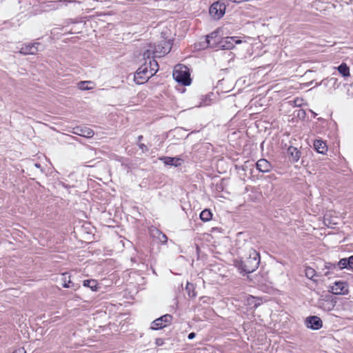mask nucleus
I'll list each match as a JSON object with an SVG mask.
<instances>
[{
    "label": "nucleus",
    "mask_w": 353,
    "mask_h": 353,
    "mask_svg": "<svg viewBox=\"0 0 353 353\" xmlns=\"http://www.w3.org/2000/svg\"><path fill=\"white\" fill-rule=\"evenodd\" d=\"M336 301L331 299H323L319 301V306L325 311H331L334 309Z\"/></svg>",
    "instance_id": "obj_11"
},
{
    "label": "nucleus",
    "mask_w": 353,
    "mask_h": 353,
    "mask_svg": "<svg viewBox=\"0 0 353 353\" xmlns=\"http://www.w3.org/2000/svg\"><path fill=\"white\" fill-rule=\"evenodd\" d=\"M61 1L64 3H78L79 1L76 0H61Z\"/></svg>",
    "instance_id": "obj_32"
},
{
    "label": "nucleus",
    "mask_w": 353,
    "mask_h": 353,
    "mask_svg": "<svg viewBox=\"0 0 353 353\" xmlns=\"http://www.w3.org/2000/svg\"><path fill=\"white\" fill-rule=\"evenodd\" d=\"M143 139V136L142 135H140L138 137V141H140L141 140H142Z\"/></svg>",
    "instance_id": "obj_35"
},
{
    "label": "nucleus",
    "mask_w": 353,
    "mask_h": 353,
    "mask_svg": "<svg viewBox=\"0 0 353 353\" xmlns=\"http://www.w3.org/2000/svg\"><path fill=\"white\" fill-rule=\"evenodd\" d=\"M225 9L226 6L224 3L216 1L212 4L209 12L214 19H219L224 15Z\"/></svg>",
    "instance_id": "obj_4"
},
{
    "label": "nucleus",
    "mask_w": 353,
    "mask_h": 353,
    "mask_svg": "<svg viewBox=\"0 0 353 353\" xmlns=\"http://www.w3.org/2000/svg\"><path fill=\"white\" fill-rule=\"evenodd\" d=\"M161 160L163 161V163L166 165H175V166L177 165L176 162L179 161L178 159L173 158V157H164L163 158H161Z\"/></svg>",
    "instance_id": "obj_22"
},
{
    "label": "nucleus",
    "mask_w": 353,
    "mask_h": 353,
    "mask_svg": "<svg viewBox=\"0 0 353 353\" xmlns=\"http://www.w3.org/2000/svg\"><path fill=\"white\" fill-rule=\"evenodd\" d=\"M260 263L259 252L252 248L248 249L245 255L239 260L235 261V265L241 273H252L255 271Z\"/></svg>",
    "instance_id": "obj_1"
},
{
    "label": "nucleus",
    "mask_w": 353,
    "mask_h": 353,
    "mask_svg": "<svg viewBox=\"0 0 353 353\" xmlns=\"http://www.w3.org/2000/svg\"><path fill=\"white\" fill-rule=\"evenodd\" d=\"M337 265L339 266V268L340 269H343V268H348V266H347V259H341Z\"/></svg>",
    "instance_id": "obj_26"
},
{
    "label": "nucleus",
    "mask_w": 353,
    "mask_h": 353,
    "mask_svg": "<svg viewBox=\"0 0 353 353\" xmlns=\"http://www.w3.org/2000/svg\"><path fill=\"white\" fill-rule=\"evenodd\" d=\"M172 48V43L170 41L162 40L152 52L156 57H161L168 54Z\"/></svg>",
    "instance_id": "obj_3"
},
{
    "label": "nucleus",
    "mask_w": 353,
    "mask_h": 353,
    "mask_svg": "<svg viewBox=\"0 0 353 353\" xmlns=\"http://www.w3.org/2000/svg\"><path fill=\"white\" fill-rule=\"evenodd\" d=\"M38 45H39V43L25 44L21 48L19 53L23 55L35 54L38 52Z\"/></svg>",
    "instance_id": "obj_10"
},
{
    "label": "nucleus",
    "mask_w": 353,
    "mask_h": 353,
    "mask_svg": "<svg viewBox=\"0 0 353 353\" xmlns=\"http://www.w3.org/2000/svg\"><path fill=\"white\" fill-rule=\"evenodd\" d=\"M149 70L147 66L139 68L134 74V81L137 84H142L152 75L149 74Z\"/></svg>",
    "instance_id": "obj_5"
},
{
    "label": "nucleus",
    "mask_w": 353,
    "mask_h": 353,
    "mask_svg": "<svg viewBox=\"0 0 353 353\" xmlns=\"http://www.w3.org/2000/svg\"><path fill=\"white\" fill-rule=\"evenodd\" d=\"M314 147L316 152L320 154H325L327 150L325 143L321 140H315L314 141Z\"/></svg>",
    "instance_id": "obj_15"
},
{
    "label": "nucleus",
    "mask_w": 353,
    "mask_h": 353,
    "mask_svg": "<svg viewBox=\"0 0 353 353\" xmlns=\"http://www.w3.org/2000/svg\"><path fill=\"white\" fill-rule=\"evenodd\" d=\"M172 320V316L170 314H165L152 322V325L151 327L153 330H159L162 329L170 324Z\"/></svg>",
    "instance_id": "obj_6"
},
{
    "label": "nucleus",
    "mask_w": 353,
    "mask_h": 353,
    "mask_svg": "<svg viewBox=\"0 0 353 353\" xmlns=\"http://www.w3.org/2000/svg\"><path fill=\"white\" fill-rule=\"evenodd\" d=\"M345 4L350 3L353 0H342Z\"/></svg>",
    "instance_id": "obj_34"
},
{
    "label": "nucleus",
    "mask_w": 353,
    "mask_h": 353,
    "mask_svg": "<svg viewBox=\"0 0 353 353\" xmlns=\"http://www.w3.org/2000/svg\"><path fill=\"white\" fill-rule=\"evenodd\" d=\"M288 154L293 162H297L301 157V152L295 147L290 146L288 149Z\"/></svg>",
    "instance_id": "obj_13"
},
{
    "label": "nucleus",
    "mask_w": 353,
    "mask_h": 353,
    "mask_svg": "<svg viewBox=\"0 0 353 353\" xmlns=\"http://www.w3.org/2000/svg\"><path fill=\"white\" fill-rule=\"evenodd\" d=\"M61 280H62V282H63L62 285H63V288H73L74 290L77 289V288L74 285V284L71 282V281H70V276L69 275L68 273H67V272L63 273L62 274Z\"/></svg>",
    "instance_id": "obj_14"
},
{
    "label": "nucleus",
    "mask_w": 353,
    "mask_h": 353,
    "mask_svg": "<svg viewBox=\"0 0 353 353\" xmlns=\"http://www.w3.org/2000/svg\"><path fill=\"white\" fill-rule=\"evenodd\" d=\"M83 285L85 287L90 288L92 291H97L98 289L97 283L94 279L85 280Z\"/></svg>",
    "instance_id": "obj_20"
},
{
    "label": "nucleus",
    "mask_w": 353,
    "mask_h": 353,
    "mask_svg": "<svg viewBox=\"0 0 353 353\" xmlns=\"http://www.w3.org/2000/svg\"><path fill=\"white\" fill-rule=\"evenodd\" d=\"M35 166L37 167V168H39L40 167V165L38 164V163H35Z\"/></svg>",
    "instance_id": "obj_36"
},
{
    "label": "nucleus",
    "mask_w": 353,
    "mask_h": 353,
    "mask_svg": "<svg viewBox=\"0 0 353 353\" xmlns=\"http://www.w3.org/2000/svg\"><path fill=\"white\" fill-rule=\"evenodd\" d=\"M305 323L307 328L316 330H319L323 326L321 319L317 316H311L306 318Z\"/></svg>",
    "instance_id": "obj_8"
},
{
    "label": "nucleus",
    "mask_w": 353,
    "mask_h": 353,
    "mask_svg": "<svg viewBox=\"0 0 353 353\" xmlns=\"http://www.w3.org/2000/svg\"><path fill=\"white\" fill-rule=\"evenodd\" d=\"M338 71L344 77L350 76V68L345 63H341L338 67Z\"/></svg>",
    "instance_id": "obj_18"
},
{
    "label": "nucleus",
    "mask_w": 353,
    "mask_h": 353,
    "mask_svg": "<svg viewBox=\"0 0 353 353\" xmlns=\"http://www.w3.org/2000/svg\"><path fill=\"white\" fill-rule=\"evenodd\" d=\"M305 276L310 279L314 280V277L316 276V271L314 269L307 267L305 270Z\"/></svg>",
    "instance_id": "obj_23"
},
{
    "label": "nucleus",
    "mask_w": 353,
    "mask_h": 353,
    "mask_svg": "<svg viewBox=\"0 0 353 353\" xmlns=\"http://www.w3.org/2000/svg\"><path fill=\"white\" fill-rule=\"evenodd\" d=\"M139 147L143 152H147L148 150L147 146L143 143L139 144Z\"/></svg>",
    "instance_id": "obj_29"
},
{
    "label": "nucleus",
    "mask_w": 353,
    "mask_h": 353,
    "mask_svg": "<svg viewBox=\"0 0 353 353\" xmlns=\"http://www.w3.org/2000/svg\"><path fill=\"white\" fill-rule=\"evenodd\" d=\"M150 50H148L145 51V52L143 53V57H144L145 58V57L149 58V57H150Z\"/></svg>",
    "instance_id": "obj_33"
},
{
    "label": "nucleus",
    "mask_w": 353,
    "mask_h": 353,
    "mask_svg": "<svg viewBox=\"0 0 353 353\" xmlns=\"http://www.w3.org/2000/svg\"><path fill=\"white\" fill-rule=\"evenodd\" d=\"M92 83L91 81H80L78 83V88L81 90H88L91 89L90 87H88V85Z\"/></svg>",
    "instance_id": "obj_24"
},
{
    "label": "nucleus",
    "mask_w": 353,
    "mask_h": 353,
    "mask_svg": "<svg viewBox=\"0 0 353 353\" xmlns=\"http://www.w3.org/2000/svg\"><path fill=\"white\" fill-rule=\"evenodd\" d=\"M256 168L261 172H268L272 169L271 163L265 159H259L256 164Z\"/></svg>",
    "instance_id": "obj_12"
},
{
    "label": "nucleus",
    "mask_w": 353,
    "mask_h": 353,
    "mask_svg": "<svg viewBox=\"0 0 353 353\" xmlns=\"http://www.w3.org/2000/svg\"><path fill=\"white\" fill-rule=\"evenodd\" d=\"M325 268L327 270L324 272V275L327 276L330 273L329 270L335 269L336 268V265L334 263H326L325 265Z\"/></svg>",
    "instance_id": "obj_25"
},
{
    "label": "nucleus",
    "mask_w": 353,
    "mask_h": 353,
    "mask_svg": "<svg viewBox=\"0 0 353 353\" xmlns=\"http://www.w3.org/2000/svg\"><path fill=\"white\" fill-rule=\"evenodd\" d=\"M12 353H26V351H25L24 348L21 347V348H19V349L16 350Z\"/></svg>",
    "instance_id": "obj_30"
},
{
    "label": "nucleus",
    "mask_w": 353,
    "mask_h": 353,
    "mask_svg": "<svg viewBox=\"0 0 353 353\" xmlns=\"http://www.w3.org/2000/svg\"><path fill=\"white\" fill-rule=\"evenodd\" d=\"M241 41L236 37H228L225 38V43L227 44L228 48H231L234 46L235 44L241 43Z\"/></svg>",
    "instance_id": "obj_17"
},
{
    "label": "nucleus",
    "mask_w": 353,
    "mask_h": 353,
    "mask_svg": "<svg viewBox=\"0 0 353 353\" xmlns=\"http://www.w3.org/2000/svg\"><path fill=\"white\" fill-rule=\"evenodd\" d=\"M347 264L349 269H353V256L347 259Z\"/></svg>",
    "instance_id": "obj_28"
},
{
    "label": "nucleus",
    "mask_w": 353,
    "mask_h": 353,
    "mask_svg": "<svg viewBox=\"0 0 353 353\" xmlns=\"http://www.w3.org/2000/svg\"><path fill=\"white\" fill-rule=\"evenodd\" d=\"M221 37L219 36V32L218 30H215L212 32L210 34L206 37V43L208 44V47L210 48H216L217 47L219 43L220 42Z\"/></svg>",
    "instance_id": "obj_9"
},
{
    "label": "nucleus",
    "mask_w": 353,
    "mask_h": 353,
    "mask_svg": "<svg viewBox=\"0 0 353 353\" xmlns=\"http://www.w3.org/2000/svg\"><path fill=\"white\" fill-rule=\"evenodd\" d=\"M195 336H196V334H195V333H194V332H191V333H190V334H188V339H190V340H191V339H193L195 337Z\"/></svg>",
    "instance_id": "obj_31"
},
{
    "label": "nucleus",
    "mask_w": 353,
    "mask_h": 353,
    "mask_svg": "<svg viewBox=\"0 0 353 353\" xmlns=\"http://www.w3.org/2000/svg\"><path fill=\"white\" fill-rule=\"evenodd\" d=\"M157 232L159 234V239L161 242H166L167 241L168 238H167V236L165 234H162L159 230H157Z\"/></svg>",
    "instance_id": "obj_27"
},
{
    "label": "nucleus",
    "mask_w": 353,
    "mask_h": 353,
    "mask_svg": "<svg viewBox=\"0 0 353 353\" xmlns=\"http://www.w3.org/2000/svg\"><path fill=\"white\" fill-rule=\"evenodd\" d=\"M212 214L210 210L205 209L200 214V218L203 221L207 222L212 219Z\"/></svg>",
    "instance_id": "obj_19"
},
{
    "label": "nucleus",
    "mask_w": 353,
    "mask_h": 353,
    "mask_svg": "<svg viewBox=\"0 0 353 353\" xmlns=\"http://www.w3.org/2000/svg\"><path fill=\"white\" fill-rule=\"evenodd\" d=\"M149 63H150L149 74L153 76L158 71V69H159L158 63L155 60H150Z\"/></svg>",
    "instance_id": "obj_21"
},
{
    "label": "nucleus",
    "mask_w": 353,
    "mask_h": 353,
    "mask_svg": "<svg viewBox=\"0 0 353 353\" xmlns=\"http://www.w3.org/2000/svg\"><path fill=\"white\" fill-rule=\"evenodd\" d=\"M74 133L87 138H90L94 135L93 130L87 128L81 129L77 128V131L74 132Z\"/></svg>",
    "instance_id": "obj_16"
},
{
    "label": "nucleus",
    "mask_w": 353,
    "mask_h": 353,
    "mask_svg": "<svg viewBox=\"0 0 353 353\" xmlns=\"http://www.w3.org/2000/svg\"><path fill=\"white\" fill-rule=\"evenodd\" d=\"M173 78L183 85H189L191 83L190 74L186 66L178 65L173 71Z\"/></svg>",
    "instance_id": "obj_2"
},
{
    "label": "nucleus",
    "mask_w": 353,
    "mask_h": 353,
    "mask_svg": "<svg viewBox=\"0 0 353 353\" xmlns=\"http://www.w3.org/2000/svg\"><path fill=\"white\" fill-rule=\"evenodd\" d=\"M330 292L334 294H347L348 293V285L344 281H336L330 287Z\"/></svg>",
    "instance_id": "obj_7"
}]
</instances>
